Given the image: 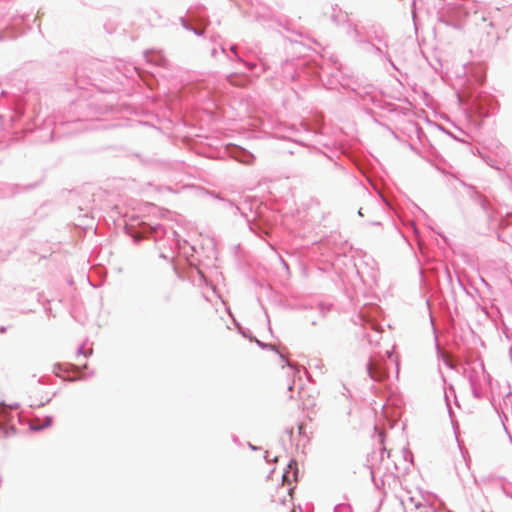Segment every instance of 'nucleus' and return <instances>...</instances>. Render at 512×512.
Listing matches in <instances>:
<instances>
[{"label":"nucleus","instance_id":"f257e3e1","mask_svg":"<svg viewBox=\"0 0 512 512\" xmlns=\"http://www.w3.org/2000/svg\"><path fill=\"white\" fill-rule=\"evenodd\" d=\"M370 376L375 380H381L383 377V374L374 373L373 368L370 367Z\"/></svg>","mask_w":512,"mask_h":512},{"label":"nucleus","instance_id":"f03ea898","mask_svg":"<svg viewBox=\"0 0 512 512\" xmlns=\"http://www.w3.org/2000/svg\"><path fill=\"white\" fill-rule=\"evenodd\" d=\"M486 26L492 28L493 25H492V23H488V24H486Z\"/></svg>","mask_w":512,"mask_h":512}]
</instances>
